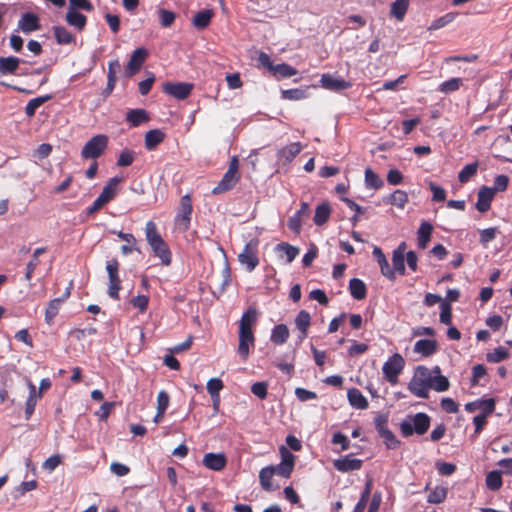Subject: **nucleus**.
<instances>
[{
    "instance_id": "nucleus-54",
    "label": "nucleus",
    "mask_w": 512,
    "mask_h": 512,
    "mask_svg": "<svg viewBox=\"0 0 512 512\" xmlns=\"http://www.w3.org/2000/svg\"><path fill=\"white\" fill-rule=\"evenodd\" d=\"M273 73L279 74L283 78H288V77L296 75L297 70L294 67H292L286 63H281V64L275 65Z\"/></svg>"
},
{
    "instance_id": "nucleus-10",
    "label": "nucleus",
    "mask_w": 512,
    "mask_h": 512,
    "mask_svg": "<svg viewBox=\"0 0 512 512\" xmlns=\"http://www.w3.org/2000/svg\"><path fill=\"white\" fill-rule=\"evenodd\" d=\"M193 89V84L190 83H173L167 82L163 85V91L169 96H172L178 100L187 98Z\"/></svg>"
},
{
    "instance_id": "nucleus-27",
    "label": "nucleus",
    "mask_w": 512,
    "mask_h": 512,
    "mask_svg": "<svg viewBox=\"0 0 512 512\" xmlns=\"http://www.w3.org/2000/svg\"><path fill=\"white\" fill-rule=\"evenodd\" d=\"M257 315V310L253 307L244 312L240 320L239 331L253 332L252 327L257 321Z\"/></svg>"
},
{
    "instance_id": "nucleus-42",
    "label": "nucleus",
    "mask_w": 512,
    "mask_h": 512,
    "mask_svg": "<svg viewBox=\"0 0 512 512\" xmlns=\"http://www.w3.org/2000/svg\"><path fill=\"white\" fill-rule=\"evenodd\" d=\"M53 33L58 44L67 45L74 41V36L63 26H54Z\"/></svg>"
},
{
    "instance_id": "nucleus-58",
    "label": "nucleus",
    "mask_w": 512,
    "mask_h": 512,
    "mask_svg": "<svg viewBox=\"0 0 512 512\" xmlns=\"http://www.w3.org/2000/svg\"><path fill=\"white\" fill-rule=\"evenodd\" d=\"M281 94L286 100H301L306 97L305 91L299 88L282 90Z\"/></svg>"
},
{
    "instance_id": "nucleus-40",
    "label": "nucleus",
    "mask_w": 512,
    "mask_h": 512,
    "mask_svg": "<svg viewBox=\"0 0 512 512\" xmlns=\"http://www.w3.org/2000/svg\"><path fill=\"white\" fill-rule=\"evenodd\" d=\"M331 208L328 203H322L316 207L314 215V223L318 226L326 223L330 217Z\"/></svg>"
},
{
    "instance_id": "nucleus-12",
    "label": "nucleus",
    "mask_w": 512,
    "mask_h": 512,
    "mask_svg": "<svg viewBox=\"0 0 512 512\" xmlns=\"http://www.w3.org/2000/svg\"><path fill=\"white\" fill-rule=\"evenodd\" d=\"M302 145L299 142H293L282 147L277 152V162L281 165L290 164L293 159L301 152Z\"/></svg>"
},
{
    "instance_id": "nucleus-30",
    "label": "nucleus",
    "mask_w": 512,
    "mask_h": 512,
    "mask_svg": "<svg viewBox=\"0 0 512 512\" xmlns=\"http://www.w3.org/2000/svg\"><path fill=\"white\" fill-rule=\"evenodd\" d=\"M165 134L159 129L149 130L145 134V147L147 150H154L163 140Z\"/></svg>"
},
{
    "instance_id": "nucleus-17",
    "label": "nucleus",
    "mask_w": 512,
    "mask_h": 512,
    "mask_svg": "<svg viewBox=\"0 0 512 512\" xmlns=\"http://www.w3.org/2000/svg\"><path fill=\"white\" fill-rule=\"evenodd\" d=\"M203 465L213 471H221L227 463L223 453H207L203 457Z\"/></svg>"
},
{
    "instance_id": "nucleus-23",
    "label": "nucleus",
    "mask_w": 512,
    "mask_h": 512,
    "mask_svg": "<svg viewBox=\"0 0 512 512\" xmlns=\"http://www.w3.org/2000/svg\"><path fill=\"white\" fill-rule=\"evenodd\" d=\"M372 253L379 264L382 275L391 280L395 279V272L390 267L388 260L382 252L381 248L375 246Z\"/></svg>"
},
{
    "instance_id": "nucleus-1",
    "label": "nucleus",
    "mask_w": 512,
    "mask_h": 512,
    "mask_svg": "<svg viewBox=\"0 0 512 512\" xmlns=\"http://www.w3.org/2000/svg\"><path fill=\"white\" fill-rule=\"evenodd\" d=\"M145 236L154 255L158 257L161 263L169 266L172 261V254L161 235L157 231V226L153 221H148L145 226Z\"/></svg>"
},
{
    "instance_id": "nucleus-55",
    "label": "nucleus",
    "mask_w": 512,
    "mask_h": 512,
    "mask_svg": "<svg viewBox=\"0 0 512 512\" xmlns=\"http://www.w3.org/2000/svg\"><path fill=\"white\" fill-rule=\"evenodd\" d=\"M508 357V351L504 347H497L487 354V360L492 363H498Z\"/></svg>"
},
{
    "instance_id": "nucleus-36",
    "label": "nucleus",
    "mask_w": 512,
    "mask_h": 512,
    "mask_svg": "<svg viewBox=\"0 0 512 512\" xmlns=\"http://www.w3.org/2000/svg\"><path fill=\"white\" fill-rule=\"evenodd\" d=\"M349 291L354 299L361 300L366 297V285L362 280L358 278H353L350 280Z\"/></svg>"
},
{
    "instance_id": "nucleus-8",
    "label": "nucleus",
    "mask_w": 512,
    "mask_h": 512,
    "mask_svg": "<svg viewBox=\"0 0 512 512\" xmlns=\"http://www.w3.org/2000/svg\"><path fill=\"white\" fill-rule=\"evenodd\" d=\"M106 271L108 273L109 285L108 295L113 299H119L120 278H119V263L116 259H112L106 264Z\"/></svg>"
},
{
    "instance_id": "nucleus-52",
    "label": "nucleus",
    "mask_w": 512,
    "mask_h": 512,
    "mask_svg": "<svg viewBox=\"0 0 512 512\" xmlns=\"http://www.w3.org/2000/svg\"><path fill=\"white\" fill-rule=\"evenodd\" d=\"M159 20L162 27H170L176 18V14L172 11L160 8L158 10Z\"/></svg>"
},
{
    "instance_id": "nucleus-51",
    "label": "nucleus",
    "mask_w": 512,
    "mask_h": 512,
    "mask_svg": "<svg viewBox=\"0 0 512 512\" xmlns=\"http://www.w3.org/2000/svg\"><path fill=\"white\" fill-rule=\"evenodd\" d=\"M478 169V163H470L462 168V170L458 174V179L461 183H466L473 177Z\"/></svg>"
},
{
    "instance_id": "nucleus-20",
    "label": "nucleus",
    "mask_w": 512,
    "mask_h": 512,
    "mask_svg": "<svg viewBox=\"0 0 512 512\" xmlns=\"http://www.w3.org/2000/svg\"><path fill=\"white\" fill-rule=\"evenodd\" d=\"M18 28L26 34L36 31L40 28L39 19L33 13H25L18 21Z\"/></svg>"
},
{
    "instance_id": "nucleus-28",
    "label": "nucleus",
    "mask_w": 512,
    "mask_h": 512,
    "mask_svg": "<svg viewBox=\"0 0 512 512\" xmlns=\"http://www.w3.org/2000/svg\"><path fill=\"white\" fill-rule=\"evenodd\" d=\"M433 226L426 221H423L417 231V243L418 247L425 249L430 241Z\"/></svg>"
},
{
    "instance_id": "nucleus-47",
    "label": "nucleus",
    "mask_w": 512,
    "mask_h": 512,
    "mask_svg": "<svg viewBox=\"0 0 512 512\" xmlns=\"http://www.w3.org/2000/svg\"><path fill=\"white\" fill-rule=\"evenodd\" d=\"M463 84V80L461 78H451L447 81H444L439 85L438 90L444 94H450L459 90L461 85Z\"/></svg>"
},
{
    "instance_id": "nucleus-14",
    "label": "nucleus",
    "mask_w": 512,
    "mask_h": 512,
    "mask_svg": "<svg viewBox=\"0 0 512 512\" xmlns=\"http://www.w3.org/2000/svg\"><path fill=\"white\" fill-rule=\"evenodd\" d=\"M323 88L331 91H341L351 86L350 82L345 81L342 78L332 76L330 74H323L320 79Z\"/></svg>"
},
{
    "instance_id": "nucleus-34",
    "label": "nucleus",
    "mask_w": 512,
    "mask_h": 512,
    "mask_svg": "<svg viewBox=\"0 0 512 512\" xmlns=\"http://www.w3.org/2000/svg\"><path fill=\"white\" fill-rule=\"evenodd\" d=\"M272 465L262 468L259 472V482L263 490L272 491L275 489L272 485V478L274 477Z\"/></svg>"
},
{
    "instance_id": "nucleus-26",
    "label": "nucleus",
    "mask_w": 512,
    "mask_h": 512,
    "mask_svg": "<svg viewBox=\"0 0 512 512\" xmlns=\"http://www.w3.org/2000/svg\"><path fill=\"white\" fill-rule=\"evenodd\" d=\"M149 119V114L144 109H131L126 113V120L133 127L140 126L141 124L148 122Z\"/></svg>"
},
{
    "instance_id": "nucleus-56",
    "label": "nucleus",
    "mask_w": 512,
    "mask_h": 512,
    "mask_svg": "<svg viewBox=\"0 0 512 512\" xmlns=\"http://www.w3.org/2000/svg\"><path fill=\"white\" fill-rule=\"evenodd\" d=\"M206 388L211 398H215L216 396H220L219 392L223 388V382L219 378H211L208 380Z\"/></svg>"
},
{
    "instance_id": "nucleus-48",
    "label": "nucleus",
    "mask_w": 512,
    "mask_h": 512,
    "mask_svg": "<svg viewBox=\"0 0 512 512\" xmlns=\"http://www.w3.org/2000/svg\"><path fill=\"white\" fill-rule=\"evenodd\" d=\"M447 497V488L442 486H436L433 488L427 498V501L431 504H440Z\"/></svg>"
},
{
    "instance_id": "nucleus-59",
    "label": "nucleus",
    "mask_w": 512,
    "mask_h": 512,
    "mask_svg": "<svg viewBox=\"0 0 512 512\" xmlns=\"http://www.w3.org/2000/svg\"><path fill=\"white\" fill-rule=\"evenodd\" d=\"M379 435L383 438L387 448L395 449L398 447L399 441L390 429L381 432Z\"/></svg>"
},
{
    "instance_id": "nucleus-21",
    "label": "nucleus",
    "mask_w": 512,
    "mask_h": 512,
    "mask_svg": "<svg viewBox=\"0 0 512 512\" xmlns=\"http://www.w3.org/2000/svg\"><path fill=\"white\" fill-rule=\"evenodd\" d=\"M347 399L349 404L355 409L364 410L368 408V400L357 388L348 389Z\"/></svg>"
},
{
    "instance_id": "nucleus-4",
    "label": "nucleus",
    "mask_w": 512,
    "mask_h": 512,
    "mask_svg": "<svg viewBox=\"0 0 512 512\" xmlns=\"http://www.w3.org/2000/svg\"><path fill=\"white\" fill-rule=\"evenodd\" d=\"M257 239L250 240L238 254L239 263L246 268L248 272H252L259 265Z\"/></svg>"
},
{
    "instance_id": "nucleus-37",
    "label": "nucleus",
    "mask_w": 512,
    "mask_h": 512,
    "mask_svg": "<svg viewBox=\"0 0 512 512\" xmlns=\"http://www.w3.org/2000/svg\"><path fill=\"white\" fill-rule=\"evenodd\" d=\"M63 302L64 298H55L48 303L47 308L45 310V321L48 325H51L53 323L54 318L58 314Z\"/></svg>"
},
{
    "instance_id": "nucleus-62",
    "label": "nucleus",
    "mask_w": 512,
    "mask_h": 512,
    "mask_svg": "<svg viewBox=\"0 0 512 512\" xmlns=\"http://www.w3.org/2000/svg\"><path fill=\"white\" fill-rule=\"evenodd\" d=\"M497 234V228L490 227L487 229H483L480 231V242L483 246H487V244L492 241Z\"/></svg>"
},
{
    "instance_id": "nucleus-18",
    "label": "nucleus",
    "mask_w": 512,
    "mask_h": 512,
    "mask_svg": "<svg viewBox=\"0 0 512 512\" xmlns=\"http://www.w3.org/2000/svg\"><path fill=\"white\" fill-rule=\"evenodd\" d=\"M309 205L306 202H302L300 205V209L289 218L288 227L295 234H299L302 228V218L309 214Z\"/></svg>"
},
{
    "instance_id": "nucleus-16",
    "label": "nucleus",
    "mask_w": 512,
    "mask_h": 512,
    "mask_svg": "<svg viewBox=\"0 0 512 512\" xmlns=\"http://www.w3.org/2000/svg\"><path fill=\"white\" fill-rule=\"evenodd\" d=\"M334 467L340 472H349L359 470L362 466V460L354 458L352 455H346L334 461Z\"/></svg>"
},
{
    "instance_id": "nucleus-13",
    "label": "nucleus",
    "mask_w": 512,
    "mask_h": 512,
    "mask_svg": "<svg viewBox=\"0 0 512 512\" xmlns=\"http://www.w3.org/2000/svg\"><path fill=\"white\" fill-rule=\"evenodd\" d=\"M255 338L253 332L239 331V344L237 352L246 361L249 357L250 347L254 346Z\"/></svg>"
},
{
    "instance_id": "nucleus-64",
    "label": "nucleus",
    "mask_w": 512,
    "mask_h": 512,
    "mask_svg": "<svg viewBox=\"0 0 512 512\" xmlns=\"http://www.w3.org/2000/svg\"><path fill=\"white\" fill-rule=\"evenodd\" d=\"M267 383L256 382L251 386V392L260 399H265L267 396Z\"/></svg>"
},
{
    "instance_id": "nucleus-38",
    "label": "nucleus",
    "mask_w": 512,
    "mask_h": 512,
    "mask_svg": "<svg viewBox=\"0 0 512 512\" xmlns=\"http://www.w3.org/2000/svg\"><path fill=\"white\" fill-rule=\"evenodd\" d=\"M212 17H213L212 10L207 9V10L199 11L193 17L192 24L197 29H204L209 25Z\"/></svg>"
},
{
    "instance_id": "nucleus-3",
    "label": "nucleus",
    "mask_w": 512,
    "mask_h": 512,
    "mask_svg": "<svg viewBox=\"0 0 512 512\" xmlns=\"http://www.w3.org/2000/svg\"><path fill=\"white\" fill-rule=\"evenodd\" d=\"M430 427V417L423 412L407 415L400 423V431L403 437H409L414 433L425 434Z\"/></svg>"
},
{
    "instance_id": "nucleus-50",
    "label": "nucleus",
    "mask_w": 512,
    "mask_h": 512,
    "mask_svg": "<svg viewBox=\"0 0 512 512\" xmlns=\"http://www.w3.org/2000/svg\"><path fill=\"white\" fill-rule=\"evenodd\" d=\"M310 324H311L310 314L305 310H301L295 318V325H296L297 329L299 330V332L308 331Z\"/></svg>"
},
{
    "instance_id": "nucleus-49",
    "label": "nucleus",
    "mask_w": 512,
    "mask_h": 512,
    "mask_svg": "<svg viewBox=\"0 0 512 512\" xmlns=\"http://www.w3.org/2000/svg\"><path fill=\"white\" fill-rule=\"evenodd\" d=\"M502 477L501 472L498 470L490 471L486 476V485L487 487L492 490L496 491L501 488L502 486Z\"/></svg>"
},
{
    "instance_id": "nucleus-44",
    "label": "nucleus",
    "mask_w": 512,
    "mask_h": 512,
    "mask_svg": "<svg viewBox=\"0 0 512 512\" xmlns=\"http://www.w3.org/2000/svg\"><path fill=\"white\" fill-rule=\"evenodd\" d=\"M372 485H373L372 479H368L365 483V487L361 494V497H360L358 503L355 505L354 510L352 512H364L366 503L371 494Z\"/></svg>"
},
{
    "instance_id": "nucleus-63",
    "label": "nucleus",
    "mask_w": 512,
    "mask_h": 512,
    "mask_svg": "<svg viewBox=\"0 0 512 512\" xmlns=\"http://www.w3.org/2000/svg\"><path fill=\"white\" fill-rule=\"evenodd\" d=\"M68 9H82L90 12L93 10V5L89 0H69Z\"/></svg>"
},
{
    "instance_id": "nucleus-19",
    "label": "nucleus",
    "mask_w": 512,
    "mask_h": 512,
    "mask_svg": "<svg viewBox=\"0 0 512 512\" xmlns=\"http://www.w3.org/2000/svg\"><path fill=\"white\" fill-rule=\"evenodd\" d=\"M494 189L490 187H482L478 192V199L476 203V208L480 212H486L490 209L491 201L494 198Z\"/></svg>"
},
{
    "instance_id": "nucleus-53",
    "label": "nucleus",
    "mask_w": 512,
    "mask_h": 512,
    "mask_svg": "<svg viewBox=\"0 0 512 512\" xmlns=\"http://www.w3.org/2000/svg\"><path fill=\"white\" fill-rule=\"evenodd\" d=\"M169 395L164 391H160L157 396V416H163L169 406Z\"/></svg>"
},
{
    "instance_id": "nucleus-24",
    "label": "nucleus",
    "mask_w": 512,
    "mask_h": 512,
    "mask_svg": "<svg viewBox=\"0 0 512 512\" xmlns=\"http://www.w3.org/2000/svg\"><path fill=\"white\" fill-rule=\"evenodd\" d=\"M65 20L68 25L82 31L87 23V17L75 9H68Z\"/></svg>"
},
{
    "instance_id": "nucleus-25",
    "label": "nucleus",
    "mask_w": 512,
    "mask_h": 512,
    "mask_svg": "<svg viewBox=\"0 0 512 512\" xmlns=\"http://www.w3.org/2000/svg\"><path fill=\"white\" fill-rule=\"evenodd\" d=\"M437 350V342L432 339L418 340L414 345V352L423 357H428L434 354Z\"/></svg>"
},
{
    "instance_id": "nucleus-9",
    "label": "nucleus",
    "mask_w": 512,
    "mask_h": 512,
    "mask_svg": "<svg viewBox=\"0 0 512 512\" xmlns=\"http://www.w3.org/2000/svg\"><path fill=\"white\" fill-rule=\"evenodd\" d=\"M192 203L189 195H184L180 200L179 212L175 218L176 227L181 231L188 230L191 221Z\"/></svg>"
},
{
    "instance_id": "nucleus-32",
    "label": "nucleus",
    "mask_w": 512,
    "mask_h": 512,
    "mask_svg": "<svg viewBox=\"0 0 512 512\" xmlns=\"http://www.w3.org/2000/svg\"><path fill=\"white\" fill-rule=\"evenodd\" d=\"M288 337V327L285 324H278L272 329L270 340L276 345H282L287 341Z\"/></svg>"
},
{
    "instance_id": "nucleus-11",
    "label": "nucleus",
    "mask_w": 512,
    "mask_h": 512,
    "mask_svg": "<svg viewBox=\"0 0 512 512\" xmlns=\"http://www.w3.org/2000/svg\"><path fill=\"white\" fill-rule=\"evenodd\" d=\"M147 55V50L143 47L137 48L132 53L125 69V74L127 77H132L140 70V68L142 67L143 63L146 60Z\"/></svg>"
},
{
    "instance_id": "nucleus-46",
    "label": "nucleus",
    "mask_w": 512,
    "mask_h": 512,
    "mask_svg": "<svg viewBox=\"0 0 512 512\" xmlns=\"http://www.w3.org/2000/svg\"><path fill=\"white\" fill-rule=\"evenodd\" d=\"M383 180L370 168L365 170V185L367 188L379 189L383 186Z\"/></svg>"
},
{
    "instance_id": "nucleus-15",
    "label": "nucleus",
    "mask_w": 512,
    "mask_h": 512,
    "mask_svg": "<svg viewBox=\"0 0 512 512\" xmlns=\"http://www.w3.org/2000/svg\"><path fill=\"white\" fill-rule=\"evenodd\" d=\"M495 409V401L490 399H480L465 404V410L467 412L480 411L479 414H491Z\"/></svg>"
},
{
    "instance_id": "nucleus-2",
    "label": "nucleus",
    "mask_w": 512,
    "mask_h": 512,
    "mask_svg": "<svg viewBox=\"0 0 512 512\" xmlns=\"http://www.w3.org/2000/svg\"><path fill=\"white\" fill-rule=\"evenodd\" d=\"M433 385V372L425 366H418L408 384V390L419 398H428Z\"/></svg>"
},
{
    "instance_id": "nucleus-7",
    "label": "nucleus",
    "mask_w": 512,
    "mask_h": 512,
    "mask_svg": "<svg viewBox=\"0 0 512 512\" xmlns=\"http://www.w3.org/2000/svg\"><path fill=\"white\" fill-rule=\"evenodd\" d=\"M279 451L281 462L277 465H272L273 472L275 475L289 478L294 470L295 456L285 446H281Z\"/></svg>"
},
{
    "instance_id": "nucleus-57",
    "label": "nucleus",
    "mask_w": 512,
    "mask_h": 512,
    "mask_svg": "<svg viewBox=\"0 0 512 512\" xmlns=\"http://www.w3.org/2000/svg\"><path fill=\"white\" fill-rule=\"evenodd\" d=\"M135 159V152L129 149L123 150L117 160V165L119 167H127L130 166Z\"/></svg>"
},
{
    "instance_id": "nucleus-31",
    "label": "nucleus",
    "mask_w": 512,
    "mask_h": 512,
    "mask_svg": "<svg viewBox=\"0 0 512 512\" xmlns=\"http://www.w3.org/2000/svg\"><path fill=\"white\" fill-rule=\"evenodd\" d=\"M383 201L387 204L403 209L408 202V195L405 191L397 189L392 194L385 197Z\"/></svg>"
},
{
    "instance_id": "nucleus-22",
    "label": "nucleus",
    "mask_w": 512,
    "mask_h": 512,
    "mask_svg": "<svg viewBox=\"0 0 512 512\" xmlns=\"http://www.w3.org/2000/svg\"><path fill=\"white\" fill-rule=\"evenodd\" d=\"M239 175L232 173L230 171H226L221 181L218 183L216 187L213 188V194H219L228 190H231L238 182Z\"/></svg>"
},
{
    "instance_id": "nucleus-60",
    "label": "nucleus",
    "mask_w": 512,
    "mask_h": 512,
    "mask_svg": "<svg viewBox=\"0 0 512 512\" xmlns=\"http://www.w3.org/2000/svg\"><path fill=\"white\" fill-rule=\"evenodd\" d=\"M440 309V322L449 325L452 320L451 305L448 302H442Z\"/></svg>"
},
{
    "instance_id": "nucleus-5",
    "label": "nucleus",
    "mask_w": 512,
    "mask_h": 512,
    "mask_svg": "<svg viewBox=\"0 0 512 512\" xmlns=\"http://www.w3.org/2000/svg\"><path fill=\"white\" fill-rule=\"evenodd\" d=\"M405 365L403 357L395 353L383 364L382 371L386 380L395 385L398 382V375L401 373Z\"/></svg>"
},
{
    "instance_id": "nucleus-39",
    "label": "nucleus",
    "mask_w": 512,
    "mask_h": 512,
    "mask_svg": "<svg viewBox=\"0 0 512 512\" xmlns=\"http://www.w3.org/2000/svg\"><path fill=\"white\" fill-rule=\"evenodd\" d=\"M433 385L432 388L437 392H444L449 388V381L447 377L440 374V368L434 367L433 370Z\"/></svg>"
},
{
    "instance_id": "nucleus-35",
    "label": "nucleus",
    "mask_w": 512,
    "mask_h": 512,
    "mask_svg": "<svg viewBox=\"0 0 512 512\" xmlns=\"http://www.w3.org/2000/svg\"><path fill=\"white\" fill-rule=\"evenodd\" d=\"M409 0H395L391 4L390 16L398 21H402L407 13Z\"/></svg>"
},
{
    "instance_id": "nucleus-43",
    "label": "nucleus",
    "mask_w": 512,
    "mask_h": 512,
    "mask_svg": "<svg viewBox=\"0 0 512 512\" xmlns=\"http://www.w3.org/2000/svg\"><path fill=\"white\" fill-rule=\"evenodd\" d=\"M52 98L51 95H44V96H39V97H36V98H33L31 99L26 107H25V114L28 116V117H32L35 115V112L36 110L41 106L43 105L45 102L49 101L50 99Z\"/></svg>"
},
{
    "instance_id": "nucleus-61",
    "label": "nucleus",
    "mask_w": 512,
    "mask_h": 512,
    "mask_svg": "<svg viewBox=\"0 0 512 512\" xmlns=\"http://www.w3.org/2000/svg\"><path fill=\"white\" fill-rule=\"evenodd\" d=\"M392 263H393V267H394L393 268L394 272H398L400 275L405 274V271H406L405 256L393 253Z\"/></svg>"
},
{
    "instance_id": "nucleus-41",
    "label": "nucleus",
    "mask_w": 512,
    "mask_h": 512,
    "mask_svg": "<svg viewBox=\"0 0 512 512\" xmlns=\"http://www.w3.org/2000/svg\"><path fill=\"white\" fill-rule=\"evenodd\" d=\"M275 250L282 253L286 257L288 263H291L299 254V249L297 247L286 242L277 244Z\"/></svg>"
},
{
    "instance_id": "nucleus-6",
    "label": "nucleus",
    "mask_w": 512,
    "mask_h": 512,
    "mask_svg": "<svg viewBox=\"0 0 512 512\" xmlns=\"http://www.w3.org/2000/svg\"><path fill=\"white\" fill-rule=\"evenodd\" d=\"M108 137L102 134L92 137L83 147L81 156L85 159L99 157L107 148Z\"/></svg>"
},
{
    "instance_id": "nucleus-29",
    "label": "nucleus",
    "mask_w": 512,
    "mask_h": 512,
    "mask_svg": "<svg viewBox=\"0 0 512 512\" xmlns=\"http://www.w3.org/2000/svg\"><path fill=\"white\" fill-rule=\"evenodd\" d=\"M121 178L119 177H113L111 178L108 183L104 186L102 192L98 196L101 198L104 203H108L110 200L114 198V196L117 193L118 190V184L120 183Z\"/></svg>"
},
{
    "instance_id": "nucleus-45",
    "label": "nucleus",
    "mask_w": 512,
    "mask_h": 512,
    "mask_svg": "<svg viewBox=\"0 0 512 512\" xmlns=\"http://www.w3.org/2000/svg\"><path fill=\"white\" fill-rule=\"evenodd\" d=\"M118 237L120 239H122L123 241L127 242V245H122L121 247V252L124 254V255H129L131 254L134 250H137V248L135 247V244H136V238L134 237L133 234H130V233H124L122 231H119L117 233Z\"/></svg>"
},
{
    "instance_id": "nucleus-33",
    "label": "nucleus",
    "mask_w": 512,
    "mask_h": 512,
    "mask_svg": "<svg viewBox=\"0 0 512 512\" xmlns=\"http://www.w3.org/2000/svg\"><path fill=\"white\" fill-rule=\"evenodd\" d=\"M20 59L14 56L0 57V73L14 74L20 64Z\"/></svg>"
}]
</instances>
